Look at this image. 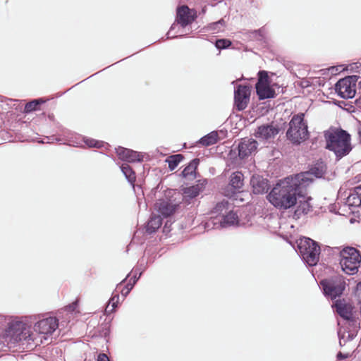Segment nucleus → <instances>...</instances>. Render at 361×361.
<instances>
[{"label":"nucleus","instance_id":"f257e3e1","mask_svg":"<svg viewBox=\"0 0 361 361\" xmlns=\"http://www.w3.org/2000/svg\"><path fill=\"white\" fill-rule=\"evenodd\" d=\"M308 179V173H300L280 180L268 195L269 201L280 209L292 207L297 204L298 198L302 196Z\"/></svg>","mask_w":361,"mask_h":361},{"label":"nucleus","instance_id":"f03ea898","mask_svg":"<svg viewBox=\"0 0 361 361\" xmlns=\"http://www.w3.org/2000/svg\"><path fill=\"white\" fill-rule=\"evenodd\" d=\"M326 148L334 151L336 156L343 157L350 150V136L343 130L330 129L324 134Z\"/></svg>","mask_w":361,"mask_h":361},{"label":"nucleus","instance_id":"7ed1b4c3","mask_svg":"<svg viewBox=\"0 0 361 361\" xmlns=\"http://www.w3.org/2000/svg\"><path fill=\"white\" fill-rule=\"evenodd\" d=\"M286 136L295 144H300L308 138L307 124L304 121V114H296L292 117Z\"/></svg>","mask_w":361,"mask_h":361},{"label":"nucleus","instance_id":"20e7f679","mask_svg":"<svg viewBox=\"0 0 361 361\" xmlns=\"http://www.w3.org/2000/svg\"><path fill=\"white\" fill-rule=\"evenodd\" d=\"M298 247L302 259L310 266H314L319 259L320 247L315 241L302 238L298 241Z\"/></svg>","mask_w":361,"mask_h":361},{"label":"nucleus","instance_id":"39448f33","mask_svg":"<svg viewBox=\"0 0 361 361\" xmlns=\"http://www.w3.org/2000/svg\"><path fill=\"white\" fill-rule=\"evenodd\" d=\"M361 262V256L354 247H345L340 252V264L342 269L348 274L357 272Z\"/></svg>","mask_w":361,"mask_h":361},{"label":"nucleus","instance_id":"423d86ee","mask_svg":"<svg viewBox=\"0 0 361 361\" xmlns=\"http://www.w3.org/2000/svg\"><path fill=\"white\" fill-rule=\"evenodd\" d=\"M334 305L337 313L347 321L348 325V329H349L347 332V337L348 339L352 340L356 336L359 328L357 322L352 319L353 310L352 304L349 301L343 300H337Z\"/></svg>","mask_w":361,"mask_h":361},{"label":"nucleus","instance_id":"0eeeda50","mask_svg":"<svg viewBox=\"0 0 361 361\" xmlns=\"http://www.w3.org/2000/svg\"><path fill=\"white\" fill-rule=\"evenodd\" d=\"M226 203L225 202H221L216 204L213 213L219 214L220 216H216L214 217L211 221L207 222V225L208 227L210 224H212L216 228L240 225L235 212L233 211H231L227 214H226V212H223L224 209H226Z\"/></svg>","mask_w":361,"mask_h":361},{"label":"nucleus","instance_id":"6e6552de","mask_svg":"<svg viewBox=\"0 0 361 361\" xmlns=\"http://www.w3.org/2000/svg\"><path fill=\"white\" fill-rule=\"evenodd\" d=\"M258 82L256 84V91L260 99L273 98L275 91L270 85L269 78L266 71H259Z\"/></svg>","mask_w":361,"mask_h":361},{"label":"nucleus","instance_id":"1a4fd4ad","mask_svg":"<svg viewBox=\"0 0 361 361\" xmlns=\"http://www.w3.org/2000/svg\"><path fill=\"white\" fill-rule=\"evenodd\" d=\"M355 75L339 80L336 84V91L344 99L353 98L355 94Z\"/></svg>","mask_w":361,"mask_h":361},{"label":"nucleus","instance_id":"9d476101","mask_svg":"<svg viewBox=\"0 0 361 361\" xmlns=\"http://www.w3.org/2000/svg\"><path fill=\"white\" fill-rule=\"evenodd\" d=\"M322 284L325 294L329 295L331 298L341 295L345 286V281L340 277L324 280L322 282Z\"/></svg>","mask_w":361,"mask_h":361},{"label":"nucleus","instance_id":"9b49d317","mask_svg":"<svg viewBox=\"0 0 361 361\" xmlns=\"http://www.w3.org/2000/svg\"><path fill=\"white\" fill-rule=\"evenodd\" d=\"M8 334L14 337L16 340H32V334L30 329L25 327V325L22 322H16L11 323L8 330Z\"/></svg>","mask_w":361,"mask_h":361},{"label":"nucleus","instance_id":"f8f14e48","mask_svg":"<svg viewBox=\"0 0 361 361\" xmlns=\"http://www.w3.org/2000/svg\"><path fill=\"white\" fill-rule=\"evenodd\" d=\"M279 131L280 128L278 124L272 122L259 126L255 135L259 139L269 141L274 139L279 134Z\"/></svg>","mask_w":361,"mask_h":361},{"label":"nucleus","instance_id":"ddd939ff","mask_svg":"<svg viewBox=\"0 0 361 361\" xmlns=\"http://www.w3.org/2000/svg\"><path fill=\"white\" fill-rule=\"evenodd\" d=\"M58 325L56 318L50 317L37 322L34 326V329L39 334H51L56 329Z\"/></svg>","mask_w":361,"mask_h":361},{"label":"nucleus","instance_id":"4468645a","mask_svg":"<svg viewBox=\"0 0 361 361\" xmlns=\"http://www.w3.org/2000/svg\"><path fill=\"white\" fill-rule=\"evenodd\" d=\"M250 88L247 86L239 85L235 91L234 99L237 109H245L250 101Z\"/></svg>","mask_w":361,"mask_h":361},{"label":"nucleus","instance_id":"2eb2a0df","mask_svg":"<svg viewBox=\"0 0 361 361\" xmlns=\"http://www.w3.org/2000/svg\"><path fill=\"white\" fill-rule=\"evenodd\" d=\"M257 147V142L252 139H243L238 145V154L241 159H244L253 152Z\"/></svg>","mask_w":361,"mask_h":361},{"label":"nucleus","instance_id":"dca6fc26","mask_svg":"<svg viewBox=\"0 0 361 361\" xmlns=\"http://www.w3.org/2000/svg\"><path fill=\"white\" fill-rule=\"evenodd\" d=\"M252 192L255 194H263L268 191V180L259 175H253L250 180Z\"/></svg>","mask_w":361,"mask_h":361},{"label":"nucleus","instance_id":"f3484780","mask_svg":"<svg viewBox=\"0 0 361 361\" xmlns=\"http://www.w3.org/2000/svg\"><path fill=\"white\" fill-rule=\"evenodd\" d=\"M195 19V13L188 6H183L177 11V22L185 27L191 23Z\"/></svg>","mask_w":361,"mask_h":361},{"label":"nucleus","instance_id":"a211bd4d","mask_svg":"<svg viewBox=\"0 0 361 361\" xmlns=\"http://www.w3.org/2000/svg\"><path fill=\"white\" fill-rule=\"evenodd\" d=\"M178 206V202H173L171 200H159L156 203V208L159 212L164 217L172 215Z\"/></svg>","mask_w":361,"mask_h":361},{"label":"nucleus","instance_id":"6ab92c4d","mask_svg":"<svg viewBox=\"0 0 361 361\" xmlns=\"http://www.w3.org/2000/svg\"><path fill=\"white\" fill-rule=\"evenodd\" d=\"M116 151L118 157L123 161L133 162L142 159V156L139 153L127 148L118 147L116 149Z\"/></svg>","mask_w":361,"mask_h":361},{"label":"nucleus","instance_id":"aec40b11","mask_svg":"<svg viewBox=\"0 0 361 361\" xmlns=\"http://www.w3.org/2000/svg\"><path fill=\"white\" fill-rule=\"evenodd\" d=\"M205 185V180L202 181L199 180L196 185L185 188L183 193V198L186 200H188V199L195 198L203 190Z\"/></svg>","mask_w":361,"mask_h":361},{"label":"nucleus","instance_id":"412c9836","mask_svg":"<svg viewBox=\"0 0 361 361\" xmlns=\"http://www.w3.org/2000/svg\"><path fill=\"white\" fill-rule=\"evenodd\" d=\"M44 102L45 101L42 99L32 100L25 104L23 112L25 114H29L32 111L39 110V106Z\"/></svg>","mask_w":361,"mask_h":361},{"label":"nucleus","instance_id":"4be33fe9","mask_svg":"<svg viewBox=\"0 0 361 361\" xmlns=\"http://www.w3.org/2000/svg\"><path fill=\"white\" fill-rule=\"evenodd\" d=\"M161 225V219L159 216H152L147 224V231L153 233Z\"/></svg>","mask_w":361,"mask_h":361},{"label":"nucleus","instance_id":"5701e85b","mask_svg":"<svg viewBox=\"0 0 361 361\" xmlns=\"http://www.w3.org/2000/svg\"><path fill=\"white\" fill-rule=\"evenodd\" d=\"M217 140H218V134L216 132L213 131V132L209 133L208 135H207L206 136L203 137L202 138H201V140H200V142L202 145L209 146V145H214V143H216Z\"/></svg>","mask_w":361,"mask_h":361},{"label":"nucleus","instance_id":"b1692460","mask_svg":"<svg viewBox=\"0 0 361 361\" xmlns=\"http://www.w3.org/2000/svg\"><path fill=\"white\" fill-rule=\"evenodd\" d=\"M243 175L240 172H235L231 175V185L235 189L240 188L243 185Z\"/></svg>","mask_w":361,"mask_h":361},{"label":"nucleus","instance_id":"393cba45","mask_svg":"<svg viewBox=\"0 0 361 361\" xmlns=\"http://www.w3.org/2000/svg\"><path fill=\"white\" fill-rule=\"evenodd\" d=\"M199 164L198 159H193L188 166H186L184 170L182 171V175L183 177H188L190 176H192L195 173V170L197 167V165Z\"/></svg>","mask_w":361,"mask_h":361},{"label":"nucleus","instance_id":"a878e982","mask_svg":"<svg viewBox=\"0 0 361 361\" xmlns=\"http://www.w3.org/2000/svg\"><path fill=\"white\" fill-rule=\"evenodd\" d=\"M121 171L125 175L126 178L128 179V180L131 184H133V183L135 180V174L133 171L132 169L128 164H123L121 166Z\"/></svg>","mask_w":361,"mask_h":361},{"label":"nucleus","instance_id":"bb28decb","mask_svg":"<svg viewBox=\"0 0 361 361\" xmlns=\"http://www.w3.org/2000/svg\"><path fill=\"white\" fill-rule=\"evenodd\" d=\"M183 157L181 154H175L170 156L166 161L169 163V167L171 171L176 169L178 164L183 160Z\"/></svg>","mask_w":361,"mask_h":361},{"label":"nucleus","instance_id":"cd10ccee","mask_svg":"<svg viewBox=\"0 0 361 361\" xmlns=\"http://www.w3.org/2000/svg\"><path fill=\"white\" fill-rule=\"evenodd\" d=\"M349 207H358L361 205V197L357 194L350 193L346 200Z\"/></svg>","mask_w":361,"mask_h":361},{"label":"nucleus","instance_id":"c85d7f7f","mask_svg":"<svg viewBox=\"0 0 361 361\" xmlns=\"http://www.w3.org/2000/svg\"><path fill=\"white\" fill-rule=\"evenodd\" d=\"M118 300H119L118 295H116L113 296L109 300V303L106 305V309H105V312L106 314H110L114 310L115 307L117 305V303L118 302Z\"/></svg>","mask_w":361,"mask_h":361},{"label":"nucleus","instance_id":"c756f323","mask_svg":"<svg viewBox=\"0 0 361 361\" xmlns=\"http://www.w3.org/2000/svg\"><path fill=\"white\" fill-rule=\"evenodd\" d=\"M324 172V168L322 166H320L319 169V168L318 169H312L311 171V173L306 172L305 173H308V178H310V176L311 174H314L316 177H321L323 175ZM310 180V178H309L307 180V181L306 182V183H307L306 186L309 184Z\"/></svg>","mask_w":361,"mask_h":361},{"label":"nucleus","instance_id":"7c9ffc66","mask_svg":"<svg viewBox=\"0 0 361 361\" xmlns=\"http://www.w3.org/2000/svg\"><path fill=\"white\" fill-rule=\"evenodd\" d=\"M300 205L298 206V208L297 209L298 212H302V213H307L310 210V204L307 200H304L303 202L302 200H299Z\"/></svg>","mask_w":361,"mask_h":361},{"label":"nucleus","instance_id":"2f4dec72","mask_svg":"<svg viewBox=\"0 0 361 361\" xmlns=\"http://www.w3.org/2000/svg\"><path fill=\"white\" fill-rule=\"evenodd\" d=\"M231 44V41L228 39H218L216 42V47L218 49H224L228 47Z\"/></svg>","mask_w":361,"mask_h":361},{"label":"nucleus","instance_id":"473e14b6","mask_svg":"<svg viewBox=\"0 0 361 361\" xmlns=\"http://www.w3.org/2000/svg\"><path fill=\"white\" fill-rule=\"evenodd\" d=\"M136 282V279H134V281H133V283L132 284H128L126 286V287L121 290V293L123 296H126L129 293L130 291L131 290V289L133 288L134 284Z\"/></svg>","mask_w":361,"mask_h":361},{"label":"nucleus","instance_id":"72a5a7b5","mask_svg":"<svg viewBox=\"0 0 361 361\" xmlns=\"http://www.w3.org/2000/svg\"><path fill=\"white\" fill-rule=\"evenodd\" d=\"M224 24V20L222 19L221 20H219L218 22H216L214 23H213L212 25H211L210 26V28L212 30H213L214 31H217L219 30V26H223Z\"/></svg>","mask_w":361,"mask_h":361},{"label":"nucleus","instance_id":"f704fd0d","mask_svg":"<svg viewBox=\"0 0 361 361\" xmlns=\"http://www.w3.org/2000/svg\"><path fill=\"white\" fill-rule=\"evenodd\" d=\"M77 307H78V301H75V302H73L72 304L66 306V309L67 311L72 312L76 311Z\"/></svg>","mask_w":361,"mask_h":361},{"label":"nucleus","instance_id":"c9c22d12","mask_svg":"<svg viewBox=\"0 0 361 361\" xmlns=\"http://www.w3.org/2000/svg\"><path fill=\"white\" fill-rule=\"evenodd\" d=\"M97 361H110L109 357L104 353H99L97 355Z\"/></svg>","mask_w":361,"mask_h":361},{"label":"nucleus","instance_id":"e433bc0d","mask_svg":"<svg viewBox=\"0 0 361 361\" xmlns=\"http://www.w3.org/2000/svg\"><path fill=\"white\" fill-rule=\"evenodd\" d=\"M102 145V143L99 141H94L92 140V147L99 148Z\"/></svg>","mask_w":361,"mask_h":361},{"label":"nucleus","instance_id":"4c0bfd02","mask_svg":"<svg viewBox=\"0 0 361 361\" xmlns=\"http://www.w3.org/2000/svg\"><path fill=\"white\" fill-rule=\"evenodd\" d=\"M356 294L361 298V283H358L356 287Z\"/></svg>","mask_w":361,"mask_h":361},{"label":"nucleus","instance_id":"58836bf2","mask_svg":"<svg viewBox=\"0 0 361 361\" xmlns=\"http://www.w3.org/2000/svg\"><path fill=\"white\" fill-rule=\"evenodd\" d=\"M352 193L357 194L358 196H360V195H361V186L356 187Z\"/></svg>","mask_w":361,"mask_h":361},{"label":"nucleus","instance_id":"ea45409f","mask_svg":"<svg viewBox=\"0 0 361 361\" xmlns=\"http://www.w3.org/2000/svg\"><path fill=\"white\" fill-rule=\"evenodd\" d=\"M341 331H338V335L341 336L340 337V344L342 345V340H343L345 338V333H344L342 336H341Z\"/></svg>","mask_w":361,"mask_h":361},{"label":"nucleus","instance_id":"a19ab883","mask_svg":"<svg viewBox=\"0 0 361 361\" xmlns=\"http://www.w3.org/2000/svg\"><path fill=\"white\" fill-rule=\"evenodd\" d=\"M338 358H343V357H344L343 356V355H342L341 353H339V354L338 355Z\"/></svg>","mask_w":361,"mask_h":361},{"label":"nucleus","instance_id":"79ce46f5","mask_svg":"<svg viewBox=\"0 0 361 361\" xmlns=\"http://www.w3.org/2000/svg\"><path fill=\"white\" fill-rule=\"evenodd\" d=\"M85 143L88 147H90V142L87 141Z\"/></svg>","mask_w":361,"mask_h":361}]
</instances>
